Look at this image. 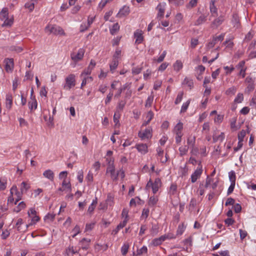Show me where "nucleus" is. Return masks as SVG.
I'll use <instances>...</instances> for the list:
<instances>
[{
  "label": "nucleus",
  "instance_id": "2eb2a0df",
  "mask_svg": "<svg viewBox=\"0 0 256 256\" xmlns=\"http://www.w3.org/2000/svg\"><path fill=\"white\" fill-rule=\"evenodd\" d=\"M130 12V8L124 6L120 8L118 13L116 16L118 18H122L128 16Z\"/></svg>",
  "mask_w": 256,
  "mask_h": 256
},
{
  "label": "nucleus",
  "instance_id": "f257e3e1",
  "mask_svg": "<svg viewBox=\"0 0 256 256\" xmlns=\"http://www.w3.org/2000/svg\"><path fill=\"white\" fill-rule=\"evenodd\" d=\"M0 20L3 22L2 26L10 27L14 24V18L10 15L7 8H4L0 12Z\"/></svg>",
  "mask_w": 256,
  "mask_h": 256
},
{
  "label": "nucleus",
  "instance_id": "0e129e2a",
  "mask_svg": "<svg viewBox=\"0 0 256 256\" xmlns=\"http://www.w3.org/2000/svg\"><path fill=\"white\" fill-rule=\"evenodd\" d=\"M129 248L128 244H124L121 248V252L123 255L126 254Z\"/></svg>",
  "mask_w": 256,
  "mask_h": 256
},
{
  "label": "nucleus",
  "instance_id": "4c0bfd02",
  "mask_svg": "<svg viewBox=\"0 0 256 256\" xmlns=\"http://www.w3.org/2000/svg\"><path fill=\"white\" fill-rule=\"evenodd\" d=\"M120 30V26L118 23L114 24L110 28V32L112 34H116Z\"/></svg>",
  "mask_w": 256,
  "mask_h": 256
},
{
  "label": "nucleus",
  "instance_id": "f704fd0d",
  "mask_svg": "<svg viewBox=\"0 0 256 256\" xmlns=\"http://www.w3.org/2000/svg\"><path fill=\"white\" fill-rule=\"evenodd\" d=\"M26 204L24 202H22L19 203L18 206L14 209V211L16 212H20L21 210L24 209L26 208Z\"/></svg>",
  "mask_w": 256,
  "mask_h": 256
},
{
  "label": "nucleus",
  "instance_id": "a18cd8bd",
  "mask_svg": "<svg viewBox=\"0 0 256 256\" xmlns=\"http://www.w3.org/2000/svg\"><path fill=\"white\" fill-rule=\"evenodd\" d=\"M10 50L16 53H19L22 51L23 48L19 46H12L10 47Z\"/></svg>",
  "mask_w": 256,
  "mask_h": 256
},
{
  "label": "nucleus",
  "instance_id": "39448f33",
  "mask_svg": "<svg viewBox=\"0 0 256 256\" xmlns=\"http://www.w3.org/2000/svg\"><path fill=\"white\" fill-rule=\"evenodd\" d=\"M76 84V75L70 74L66 76L64 79V83L63 84V88L66 90H70Z\"/></svg>",
  "mask_w": 256,
  "mask_h": 256
},
{
  "label": "nucleus",
  "instance_id": "c9c22d12",
  "mask_svg": "<svg viewBox=\"0 0 256 256\" xmlns=\"http://www.w3.org/2000/svg\"><path fill=\"white\" fill-rule=\"evenodd\" d=\"M186 229V226L184 224H182L178 225L177 230H176V235L180 236L182 235Z\"/></svg>",
  "mask_w": 256,
  "mask_h": 256
},
{
  "label": "nucleus",
  "instance_id": "37998d69",
  "mask_svg": "<svg viewBox=\"0 0 256 256\" xmlns=\"http://www.w3.org/2000/svg\"><path fill=\"white\" fill-rule=\"evenodd\" d=\"M190 100L189 99L186 102H184L182 104L181 110H180V113L185 112L186 111V110L190 105Z\"/></svg>",
  "mask_w": 256,
  "mask_h": 256
},
{
  "label": "nucleus",
  "instance_id": "f8f14e48",
  "mask_svg": "<svg viewBox=\"0 0 256 256\" xmlns=\"http://www.w3.org/2000/svg\"><path fill=\"white\" fill-rule=\"evenodd\" d=\"M5 64V69L7 72H12L14 67L13 58H6L4 60Z\"/></svg>",
  "mask_w": 256,
  "mask_h": 256
},
{
  "label": "nucleus",
  "instance_id": "e2e57ef3",
  "mask_svg": "<svg viewBox=\"0 0 256 256\" xmlns=\"http://www.w3.org/2000/svg\"><path fill=\"white\" fill-rule=\"evenodd\" d=\"M210 8L212 16L217 15V8L214 4H210Z\"/></svg>",
  "mask_w": 256,
  "mask_h": 256
},
{
  "label": "nucleus",
  "instance_id": "4d7b16f0",
  "mask_svg": "<svg viewBox=\"0 0 256 256\" xmlns=\"http://www.w3.org/2000/svg\"><path fill=\"white\" fill-rule=\"evenodd\" d=\"M232 22L234 24V26L238 28L239 26V19L236 14H234L233 16V18L232 20Z\"/></svg>",
  "mask_w": 256,
  "mask_h": 256
},
{
  "label": "nucleus",
  "instance_id": "f03ea898",
  "mask_svg": "<svg viewBox=\"0 0 256 256\" xmlns=\"http://www.w3.org/2000/svg\"><path fill=\"white\" fill-rule=\"evenodd\" d=\"M106 174L109 175L110 178L114 181L117 180L118 176L123 179L125 176L124 170L121 168L116 171L114 166H108Z\"/></svg>",
  "mask_w": 256,
  "mask_h": 256
},
{
  "label": "nucleus",
  "instance_id": "49530a36",
  "mask_svg": "<svg viewBox=\"0 0 256 256\" xmlns=\"http://www.w3.org/2000/svg\"><path fill=\"white\" fill-rule=\"evenodd\" d=\"M228 177L231 184H234L236 182V174L234 171H231L228 173Z\"/></svg>",
  "mask_w": 256,
  "mask_h": 256
},
{
  "label": "nucleus",
  "instance_id": "a19ab883",
  "mask_svg": "<svg viewBox=\"0 0 256 256\" xmlns=\"http://www.w3.org/2000/svg\"><path fill=\"white\" fill-rule=\"evenodd\" d=\"M188 146H184L179 148L180 154L181 156L185 155L188 152Z\"/></svg>",
  "mask_w": 256,
  "mask_h": 256
},
{
  "label": "nucleus",
  "instance_id": "9d476101",
  "mask_svg": "<svg viewBox=\"0 0 256 256\" xmlns=\"http://www.w3.org/2000/svg\"><path fill=\"white\" fill-rule=\"evenodd\" d=\"M85 50L83 48H80L78 52H73L70 54L72 60L75 63L82 60L84 57Z\"/></svg>",
  "mask_w": 256,
  "mask_h": 256
},
{
  "label": "nucleus",
  "instance_id": "f3484780",
  "mask_svg": "<svg viewBox=\"0 0 256 256\" xmlns=\"http://www.w3.org/2000/svg\"><path fill=\"white\" fill-rule=\"evenodd\" d=\"M112 154L113 152L112 150H109L107 151L105 158L108 166H114V158L112 156Z\"/></svg>",
  "mask_w": 256,
  "mask_h": 256
},
{
  "label": "nucleus",
  "instance_id": "c756f323",
  "mask_svg": "<svg viewBox=\"0 0 256 256\" xmlns=\"http://www.w3.org/2000/svg\"><path fill=\"white\" fill-rule=\"evenodd\" d=\"M118 64V60L116 59H112V62L110 64V70L112 73L116 70Z\"/></svg>",
  "mask_w": 256,
  "mask_h": 256
},
{
  "label": "nucleus",
  "instance_id": "680f3d73",
  "mask_svg": "<svg viewBox=\"0 0 256 256\" xmlns=\"http://www.w3.org/2000/svg\"><path fill=\"white\" fill-rule=\"evenodd\" d=\"M106 204L110 206L114 204V197L111 195H108L106 200Z\"/></svg>",
  "mask_w": 256,
  "mask_h": 256
},
{
  "label": "nucleus",
  "instance_id": "cd10ccee",
  "mask_svg": "<svg viewBox=\"0 0 256 256\" xmlns=\"http://www.w3.org/2000/svg\"><path fill=\"white\" fill-rule=\"evenodd\" d=\"M126 224L127 222H126V220H123L122 222L119 224L118 225L116 229L112 231V234H116L120 229L122 228L124 226H126Z\"/></svg>",
  "mask_w": 256,
  "mask_h": 256
},
{
  "label": "nucleus",
  "instance_id": "864d4df0",
  "mask_svg": "<svg viewBox=\"0 0 256 256\" xmlns=\"http://www.w3.org/2000/svg\"><path fill=\"white\" fill-rule=\"evenodd\" d=\"M96 200H93L92 203L89 206L88 212L90 214H91L93 212L94 210L96 204Z\"/></svg>",
  "mask_w": 256,
  "mask_h": 256
},
{
  "label": "nucleus",
  "instance_id": "6e6d98bb",
  "mask_svg": "<svg viewBox=\"0 0 256 256\" xmlns=\"http://www.w3.org/2000/svg\"><path fill=\"white\" fill-rule=\"evenodd\" d=\"M92 69L88 67L86 68L80 74V76H89L90 74Z\"/></svg>",
  "mask_w": 256,
  "mask_h": 256
},
{
  "label": "nucleus",
  "instance_id": "423d86ee",
  "mask_svg": "<svg viewBox=\"0 0 256 256\" xmlns=\"http://www.w3.org/2000/svg\"><path fill=\"white\" fill-rule=\"evenodd\" d=\"M46 32L48 34H54L55 35H64V32L63 29L59 26L48 24L45 28Z\"/></svg>",
  "mask_w": 256,
  "mask_h": 256
},
{
  "label": "nucleus",
  "instance_id": "1a4fd4ad",
  "mask_svg": "<svg viewBox=\"0 0 256 256\" xmlns=\"http://www.w3.org/2000/svg\"><path fill=\"white\" fill-rule=\"evenodd\" d=\"M152 130L150 126H148L145 130L141 129L138 132V136L142 140L150 139L152 137Z\"/></svg>",
  "mask_w": 256,
  "mask_h": 256
},
{
  "label": "nucleus",
  "instance_id": "dca6fc26",
  "mask_svg": "<svg viewBox=\"0 0 256 256\" xmlns=\"http://www.w3.org/2000/svg\"><path fill=\"white\" fill-rule=\"evenodd\" d=\"M135 148L142 154H145L148 152V146L146 144H138L136 145Z\"/></svg>",
  "mask_w": 256,
  "mask_h": 256
},
{
  "label": "nucleus",
  "instance_id": "de8ad7c7",
  "mask_svg": "<svg viewBox=\"0 0 256 256\" xmlns=\"http://www.w3.org/2000/svg\"><path fill=\"white\" fill-rule=\"evenodd\" d=\"M224 18L222 16H220L218 18H216L213 22L212 24L218 26L221 24L224 21Z\"/></svg>",
  "mask_w": 256,
  "mask_h": 256
},
{
  "label": "nucleus",
  "instance_id": "13d9d810",
  "mask_svg": "<svg viewBox=\"0 0 256 256\" xmlns=\"http://www.w3.org/2000/svg\"><path fill=\"white\" fill-rule=\"evenodd\" d=\"M128 211L126 208H124L122 212V216L124 220H126V222H128Z\"/></svg>",
  "mask_w": 256,
  "mask_h": 256
},
{
  "label": "nucleus",
  "instance_id": "774afa93",
  "mask_svg": "<svg viewBox=\"0 0 256 256\" xmlns=\"http://www.w3.org/2000/svg\"><path fill=\"white\" fill-rule=\"evenodd\" d=\"M162 81L161 80H156L154 82V89L155 90H158L162 86Z\"/></svg>",
  "mask_w": 256,
  "mask_h": 256
},
{
  "label": "nucleus",
  "instance_id": "4468645a",
  "mask_svg": "<svg viewBox=\"0 0 256 256\" xmlns=\"http://www.w3.org/2000/svg\"><path fill=\"white\" fill-rule=\"evenodd\" d=\"M143 32L142 30H137L134 32V37L136 38V43L140 44L143 41Z\"/></svg>",
  "mask_w": 256,
  "mask_h": 256
},
{
  "label": "nucleus",
  "instance_id": "b1692460",
  "mask_svg": "<svg viewBox=\"0 0 256 256\" xmlns=\"http://www.w3.org/2000/svg\"><path fill=\"white\" fill-rule=\"evenodd\" d=\"M28 105L29 108L32 110L37 108L38 103L35 97L30 98V100L28 102Z\"/></svg>",
  "mask_w": 256,
  "mask_h": 256
},
{
  "label": "nucleus",
  "instance_id": "9b49d317",
  "mask_svg": "<svg viewBox=\"0 0 256 256\" xmlns=\"http://www.w3.org/2000/svg\"><path fill=\"white\" fill-rule=\"evenodd\" d=\"M202 166L199 164L198 166L191 175V181L192 183L195 182L199 178L202 174Z\"/></svg>",
  "mask_w": 256,
  "mask_h": 256
},
{
  "label": "nucleus",
  "instance_id": "a211bd4d",
  "mask_svg": "<svg viewBox=\"0 0 256 256\" xmlns=\"http://www.w3.org/2000/svg\"><path fill=\"white\" fill-rule=\"evenodd\" d=\"M156 152H157V156L158 157V158L160 160V162L162 163L166 162L168 160V158L166 156V155L165 157H163V154H164V150H163L160 148V147L157 148L156 150Z\"/></svg>",
  "mask_w": 256,
  "mask_h": 256
},
{
  "label": "nucleus",
  "instance_id": "20e7f679",
  "mask_svg": "<svg viewBox=\"0 0 256 256\" xmlns=\"http://www.w3.org/2000/svg\"><path fill=\"white\" fill-rule=\"evenodd\" d=\"M162 182L160 178H156L154 181L150 179L146 186V190H149L150 189L152 190L154 194H156L161 188Z\"/></svg>",
  "mask_w": 256,
  "mask_h": 256
},
{
  "label": "nucleus",
  "instance_id": "bb28decb",
  "mask_svg": "<svg viewBox=\"0 0 256 256\" xmlns=\"http://www.w3.org/2000/svg\"><path fill=\"white\" fill-rule=\"evenodd\" d=\"M158 200V196H151L148 200V204L150 206H154Z\"/></svg>",
  "mask_w": 256,
  "mask_h": 256
},
{
  "label": "nucleus",
  "instance_id": "2f4dec72",
  "mask_svg": "<svg viewBox=\"0 0 256 256\" xmlns=\"http://www.w3.org/2000/svg\"><path fill=\"white\" fill-rule=\"evenodd\" d=\"M62 187L64 190H67L68 191H71V184L70 182H67L66 180H64L62 182Z\"/></svg>",
  "mask_w": 256,
  "mask_h": 256
},
{
  "label": "nucleus",
  "instance_id": "c03bdc74",
  "mask_svg": "<svg viewBox=\"0 0 256 256\" xmlns=\"http://www.w3.org/2000/svg\"><path fill=\"white\" fill-rule=\"evenodd\" d=\"M198 3L197 0H190L186 4V7L188 9H191L196 6Z\"/></svg>",
  "mask_w": 256,
  "mask_h": 256
},
{
  "label": "nucleus",
  "instance_id": "c85d7f7f",
  "mask_svg": "<svg viewBox=\"0 0 256 256\" xmlns=\"http://www.w3.org/2000/svg\"><path fill=\"white\" fill-rule=\"evenodd\" d=\"M196 142V137L194 135L190 134L187 138V144L190 146H194Z\"/></svg>",
  "mask_w": 256,
  "mask_h": 256
},
{
  "label": "nucleus",
  "instance_id": "e433bc0d",
  "mask_svg": "<svg viewBox=\"0 0 256 256\" xmlns=\"http://www.w3.org/2000/svg\"><path fill=\"white\" fill-rule=\"evenodd\" d=\"M244 95L242 93L239 92L237 94L234 100V102L236 104L242 103L244 100Z\"/></svg>",
  "mask_w": 256,
  "mask_h": 256
},
{
  "label": "nucleus",
  "instance_id": "69168bd1",
  "mask_svg": "<svg viewBox=\"0 0 256 256\" xmlns=\"http://www.w3.org/2000/svg\"><path fill=\"white\" fill-rule=\"evenodd\" d=\"M80 232V227L76 225L72 230V232L74 233L72 237L74 238Z\"/></svg>",
  "mask_w": 256,
  "mask_h": 256
},
{
  "label": "nucleus",
  "instance_id": "5701e85b",
  "mask_svg": "<svg viewBox=\"0 0 256 256\" xmlns=\"http://www.w3.org/2000/svg\"><path fill=\"white\" fill-rule=\"evenodd\" d=\"M153 117L154 113L152 111H149L146 114V120H145L142 125V128L148 124L152 119Z\"/></svg>",
  "mask_w": 256,
  "mask_h": 256
},
{
  "label": "nucleus",
  "instance_id": "603ef678",
  "mask_svg": "<svg viewBox=\"0 0 256 256\" xmlns=\"http://www.w3.org/2000/svg\"><path fill=\"white\" fill-rule=\"evenodd\" d=\"M77 179L80 183H82L84 179V172L82 170L78 172Z\"/></svg>",
  "mask_w": 256,
  "mask_h": 256
},
{
  "label": "nucleus",
  "instance_id": "5fc2aeb1",
  "mask_svg": "<svg viewBox=\"0 0 256 256\" xmlns=\"http://www.w3.org/2000/svg\"><path fill=\"white\" fill-rule=\"evenodd\" d=\"M169 64L166 62L162 63L158 68V70L160 72H164L168 66Z\"/></svg>",
  "mask_w": 256,
  "mask_h": 256
},
{
  "label": "nucleus",
  "instance_id": "8fccbe9b",
  "mask_svg": "<svg viewBox=\"0 0 256 256\" xmlns=\"http://www.w3.org/2000/svg\"><path fill=\"white\" fill-rule=\"evenodd\" d=\"M78 252L77 250L74 249V246H69L66 250V254L67 255L69 256L70 254H74Z\"/></svg>",
  "mask_w": 256,
  "mask_h": 256
},
{
  "label": "nucleus",
  "instance_id": "7ed1b4c3",
  "mask_svg": "<svg viewBox=\"0 0 256 256\" xmlns=\"http://www.w3.org/2000/svg\"><path fill=\"white\" fill-rule=\"evenodd\" d=\"M10 196L8 197V204L12 203L14 200V204H16L17 202L22 199V194L21 192H18L16 186H13L10 190Z\"/></svg>",
  "mask_w": 256,
  "mask_h": 256
},
{
  "label": "nucleus",
  "instance_id": "09e8293b",
  "mask_svg": "<svg viewBox=\"0 0 256 256\" xmlns=\"http://www.w3.org/2000/svg\"><path fill=\"white\" fill-rule=\"evenodd\" d=\"M140 201V199L138 197H136L134 198H132L130 202V205L131 206H135L136 204H139Z\"/></svg>",
  "mask_w": 256,
  "mask_h": 256
},
{
  "label": "nucleus",
  "instance_id": "052dcab7",
  "mask_svg": "<svg viewBox=\"0 0 256 256\" xmlns=\"http://www.w3.org/2000/svg\"><path fill=\"white\" fill-rule=\"evenodd\" d=\"M122 51L120 48H117L113 56V58L118 60L119 58L121 56Z\"/></svg>",
  "mask_w": 256,
  "mask_h": 256
},
{
  "label": "nucleus",
  "instance_id": "6ab92c4d",
  "mask_svg": "<svg viewBox=\"0 0 256 256\" xmlns=\"http://www.w3.org/2000/svg\"><path fill=\"white\" fill-rule=\"evenodd\" d=\"M43 176L49 180L50 181H54V173L51 170H46L43 172Z\"/></svg>",
  "mask_w": 256,
  "mask_h": 256
},
{
  "label": "nucleus",
  "instance_id": "bf43d9fd",
  "mask_svg": "<svg viewBox=\"0 0 256 256\" xmlns=\"http://www.w3.org/2000/svg\"><path fill=\"white\" fill-rule=\"evenodd\" d=\"M183 95H184L183 92H180L176 96V98L175 100V102H174V103L176 104H178L181 102V101L182 100V99Z\"/></svg>",
  "mask_w": 256,
  "mask_h": 256
},
{
  "label": "nucleus",
  "instance_id": "58836bf2",
  "mask_svg": "<svg viewBox=\"0 0 256 256\" xmlns=\"http://www.w3.org/2000/svg\"><path fill=\"white\" fill-rule=\"evenodd\" d=\"M206 16L204 15H202L198 17L197 20L195 22L196 25H200L203 24L204 22L206 21Z\"/></svg>",
  "mask_w": 256,
  "mask_h": 256
},
{
  "label": "nucleus",
  "instance_id": "aec40b11",
  "mask_svg": "<svg viewBox=\"0 0 256 256\" xmlns=\"http://www.w3.org/2000/svg\"><path fill=\"white\" fill-rule=\"evenodd\" d=\"M6 107L8 110H10L12 104V96L10 94H7L6 98Z\"/></svg>",
  "mask_w": 256,
  "mask_h": 256
},
{
  "label": "nucleus",
  "instance_id": "79ce46f5",
  "mask_svg": "<svg viewBox=\"0 0 256 256\" xmlns=\"http://www.w3.org/2000/svg\"><path fill=\"white\" fill-rule=\"evenodd\" d=\"M177 190L176 185L175 184H172L168 191V194L170 196L174 195L176 194Z\"/></svg>",
  "mask_w": 256,
  "mask_h": 256
},
{
  "label": "nucleus",
  "instance_id": "6e6552de",
  "mask_svg": "<svg viewBox=\"0 0 256 256\" xmlns=\"http://www.w3.org/2000/svg\"><path fill=\"white\" fill-rule=\"evenodd\" d=\"M28 216L30 218V222L26 225V229L30 226L35 224L39 220L40 218L36 214L34 208H32L28 212Z\"/></svg>",
  "mask_w": 256,
  "mask_h": 256
},
{
  "label": "nucleus",
  "instance_id": "473e14b6",
  "mask_svg": "<svg viewBox=\"0 0 256 256\" xmlns=\"http://www.w3.org/2000/svg\"><path fill=\"white\" fill-rule=\"evenodd\" d=\"M29 188L28 184L24 182H22L20 185V192L22 194L26 192Z\"/></svg>",
  "mask_w": 256,
  "mask_h": 256
},
{
  "label": "nucleus",
  "instance_id": "393cba45",
  "mask_svg": "<svg viewBox=\"0 0 256 256\" xmlns=\"http://www.w3.org/2000/svg\"><path fill=\"white\" fill-rule=\"evenodd\" d=\"M236 118H233L230 120V128L232 130H236L240 128V125L236 124Z\"/></svg>",
  "mask_w": 256,
  "mask_h": 256
},
{
  "label": "nucleus",
  "instance_id": "4be33fe9",
  "mask_svg": "<svg viewBox=\"0 0 256 256\" xmlns=\"http://www.w3.org/2000/svg\"><path fill=\"white\" fill-rule=\"evenodd\" d=\"M160 232V227L158 224H152V227L150 229V235L154 236L157 235Z\"/></svg>",
  "mask_w": 256,
  "mask_h": 256
},
{
  "label": "nucleus",
  "instance_id": "338daca9",
  "mask_svg": "<svg viewBox=\"0 0 256 256\" xmlns=\"http://www.w3.org/2000/svg\"><path fill=\"white\" fill-rule=\"evenodd\" d=\"M166 50H164L162 53L160 55V56L158 58V59L156 60V61L160 63L162 62L164 60V59L166 56Z\"/></svg>",
  "mask_w": 256,
  "mask_h": 256
},
{
  "label": "nucleus",
  "instance_id": "0eeeda50",
  "mask_svg": "<svg viewBox=\"0 0 256 256\" xmlns=\"http://www.w3.org/2000/svg\"><path fill=\"white\" fill-rule=\"evenodd\" d=\"M183 124L181 122H178L174 126L173 132L176 135V142L179 144L182 141V138L183 136L182 133Z\"/></svg>",
  "mask_w": 256,
  "mask_h": 256
},
{
  "label": "nucleus",
  "instance_id": "3c124183",
  "mask_svg": "<svg viewBox=\"0 0 256 256\" xmlns=\"http://www.w3.org/2000/svg\"><path fill=\"white\" fill-rule=\"evenodd\" d=\"M148 252V248L146 246H143L141 248L138 249L136 251V255L140 256L143 254H146Z\"/></svg>",
  "mask_w": 256,
  "mask_h": 256
},
{
  "label": "nucleus",
  "instance_id": "412c9836",
  "mask_svg": "<svg viewBox=\"0 0 256 256\" xmlns=\"http://www.w3.org/2000/svg\"><path fill=\"white\" fill-rule=\"evenodd\" d=\"M174 70L176 72H178L183 68V63L182 60H176L172 64Z\"/></svg>",
  "mask_w": 256,
  "mask_h": 256
},
{
  "label": "nucleus",
  "instance_id": "a878e982",
  "mask_svg": "<svg viewBox=\"0 0 256 256\" xmlns=\"http://www.w3.org/2000/svg\"><path fill=\"white\" fill-rule=\"evenodd\" d=\"M224 132H220V134L218 135H217L216 134L213 135V141L214 142H222L224 138Z\"/></svg>",
  "mask_w": 256,
  "mask_h": 256
},
{
  "label": "nucleus",
  "instance_id": "72a5a7b5",
  "mask_svg": "<svg viewBox=\"0 0 256 256\" xmlns=\"http://www.w3.org/2000/svg\"><path fill=\"white\" fill-rule=\"evenodd\" d=\"M162 242H163L161 240L160 238L159 237L152 240L150 244L154 246H156L160 245Z\"/></svg>",
  "mask_w": 256,
  "mask_h": 256
},
{
  "label": "nucleus",
  "instance_id": "7c9ffc66",
  "mask_svg": "<svg viewBox=\"0 0 256 256\" xmlns=\"http://www.w3.org/2000/svg\"><path fill=\"white\" fill-rule=\"evenodd\" d=\"M182 84L187 86L190 89L193 88L194 82L192 80L186 78L183 82Z\"/></svg>",
  "mask_w": 256,
  "mask_h": 256
},
{
  "label": "nucleus",
  "instance_id": "ddd939ff",
  "mask_svg": "<svg viewBox=\"0 0 256 256\" xmlns=\"http://www.w3.org/2000/svg\"><path fill=\"white\" fill-rule=\"evenodd\" d=\"M166 5V2H162L159 4L157 6L156 10H158L157 15L158 18H162L164 16Z\"/></svg>",
  "mask_w": 256,
  "mask_h": 256
},
{
  "label": "nucleus",
  "instance_id": "ea45409f",
  "mask_svg": "<svg viewBox=\"0 0 256 256\" xmlns=\"http://www.w3.org/2000/svg\"><path fill=\"white\" fill-rule=\"evenodd\" d=\"M236 88L235 86H233L228 88L226 90V94L228 96H232L235 94V93L236 92Z\"/></svg>",
  "mask_w": 256,
  "mask_h": 256
}]
</instances>
